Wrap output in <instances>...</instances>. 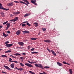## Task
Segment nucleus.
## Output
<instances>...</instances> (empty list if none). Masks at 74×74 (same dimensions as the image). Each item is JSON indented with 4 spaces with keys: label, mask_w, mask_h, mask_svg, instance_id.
I'll list each match as a JSON object with an SVG mask.
<instances>
[{
    "label": "nucleus",
    "mask_w": 74,
    "mask_h": 74,
    "mask_svg": "<svg viewBox=\"0 0 74 74\" xmlns=\"http://www.w3.org/2000/svg\"><path fill=\"white\" fill-rule=\"evenodd\" d=\"M34 65L36 67H39L40 68V69H44V68H43V66H42V65L41 64H38L37 63H36L34 64Z\"/></svg>",
    "instance_id": "obj_1"
},
{
    "label": "nucleus",
    "mask_w": 74,
    "mask_h": 74,
    "mask_svg": "<svg viewBox=\"0 0 74 74\" xmlns=\"http://www.w3.org/2000/svg\"><path fill=\"white\" fill-rule=\"evenodd\" d=\"M9 42L8 41H6L5 42V44L6 45V47H10L12 46V45H13V44H8L9 43Z\"/></svg>",
    "instance_id": "obj_2"
},
{
    "label": "nucleus",
    "mask_w": 74,
    "mask_h": 74,
    "mask_svg": "<svg viewBox=\"0 0 74 74\" xmlns=\"http://www.w3.org/2000/svg\"><path fill=\"white\" fill-rule=\"evenodd\" d=\"M25 66H27L28 67H33V65L29 63H25Z\"/></svg>",
    "instance_id": "obj_3"
},
{
    "label": "nucleus",
    "mask_w": 74,
    "mask_h": 74,
    "mask_svg": "<svg viewBox=\"0 0 74 74\" xmlns=\"http://www.w3.org/2000/svg\"><path fill=\"white\" fill-rule=\"evenodd\" d=\"M31 2L32 3H33L34 4H35V5H37V3H36V0H32L31 1Z\"/></svg>",
    "instance_id": "obj_4"
},
{
    "label": "nucleus",
    "mask_w": 74,
    "mask_h": 74,
    "mask_svg": "<svg viewBox=\"0 0 74 74\" xmlns=\"http://www.w3.org/2000/svg\"><path fill=\"white\" fill-rule=\"evenodd\" d=\"M8 7H11V6H13V3L10 2L8 4Z\"/></svg>",
    "instance_id": "obj_5"
},
{
    "label": "nucleus",
    "mask_w": 74,
    "mask_h": 74,
    "mask_svg": "<svg viewBox=\"0 0 74 74\" xmlns=\"http://www.w3.org/2000/svg\"><path fill=\"white\" fill-rule=\"evenodd\" d=\"M20 12L19 11H17V12H13V14L14 15H18L19 14H20Z\"/></svg>",
    "instance_id": "obj_6"
},
{
    "label": "nucleus",
    "mask_w": 74,
    "mask_h": 74,
    "mask_svg": "<svg viewBox=\"0 0 74 74\" xmlns=\"http://www.w3.org/2000/svg\"><path fill=\"white\" fill-rule=\"evenodd\" d=\"M3 66L4 67H5V69H7V70H11L10 68H9L7 66L4 65Z\"/></svg>",
    "instance_id": "obj_7"
},
{
    "label": "nucleus",
    "mask_w": 74,
    "mask_h": 74,
    "mask_svg": "<svg viewBox=\"0 0 74 74\" xmlns=\"http://www.w3.org/2000/svg\"><path fill=\"white\" fill-rule=\"evenodd\" d=\"M18 44H19V45H21V46H23V45H24V43L22 42H18Z\"/></svg>",
    "instance_id": "obj_8"
},
{
    "label": "nucleus",
    "mask_w": 74,
    "mask_h": 74,
    "mask_svg": "<svg viewBox=\"0 0 74 74\" xmlns=\"http://www.w3.org/2000/svg\"><path fill=\"white\" fill-rule=\"evenodd\" d=\"M21 30H22L20 29L17 31L16 32V34L17 35H19V34H21Z\"/></svg>",
    "instance_id": "obj_9"
},
{
    "label": "nucleus",
    "mask_w": 74,
    "mask_h": 74,
    "mask_svg": "<svg viewBox=\"0 0 74 74\" xmlns=\"http://www.w3.org/2000/svg\"><path fill=\"white\" fill-rule=\"evenodd\" d=\"M51 51L53 55L54 56H56V53L54 51L52 50H51Z\"/></svg>",
    "instance_id": "obj_10"
},
{
    "label": "nucleus",
    "mask_w": 74,
    "mask_h": 74,
    "mask_svg": "<svg viewBox=\"0 0 74 74\" xmlns=\"http://www.w3.org/2000/svg\"><path fill=\"white\" fill-rule=\"evenodd\" d=\"M0 9H2V10H5V11H8L9 10V9H6L5 8H0Z\"/></svg>",
    "instance_id": "obj_11"
},
{
    "label": "nucleus",
    "mask_w": 74,
    "mask_h": 74,
    "mask_svg": "<svg viewBox=\"0 0 74 74\" xmlns=\"http://www.w3.org/2000/svg\"><path fill=\"white\" fill-rule=\"evenodd\" d=\"M44 41L45 42L49 43L50 42H51V41L50 40H44Z\"/></svg>",
    "instance_id": "obj_12"
},
{
    "label": "nucleus",
    "mask_w": 74,
    "mask_h": 74,
    "mask_svg": "<svg viewBox=\"0 0 74 74\" xmlns=\"http://www.w3.org/2000/svg\"><path fill=\"white\" fill-rule=\"evenodd\" d=\"M23 1H24V2H25L27 3V4H29L30 3L29 2V1H28L27 0H22Z\"/></svg>",
    "instance_id": "obj_13"
},
{
    "label": "nucleus",
    "mask_w": 74,
    "mask_h": 74,
    "mask_svg": "<svg viewBox=\"0 0 74 74\" xmlns=\"http://www.w3.org/2000/svg\"><path fill=\"white\" fill-rule=\"evenodd\" d=\"M57 64H58V66H62V64L59 62H58L57 63Z\"/></svg>",
    "instance_id": "obj_14"
},
{
    "label": "nucleus",
    "mask_w": 74,
    "mask_h": 74,
    "mask_svg": "<svg viewBox=\"0 0 74 74\" xmlns=\"http://www.w3.org/2000/svg\"><path fill=\"white\" fill-rule=\"evenodd\" d=\"M18 17H16L14 19V22H15L16 21H18Z\"/></svg>",
    "instance_id": "obj_15"
},
{
    "label": "nucleus",
    "mask_w": 74,
    "mask_h": 74,
    "mask_svg": "<svg viewBox=\"0 0 74 74\" xmlns=\"http://www.w3.org/2000/svg\"><path fill=\"white\" fill-rule=\"evenodd\" d=\"M10 66L12 69H14V63L10 65Z\"/></svg>",
    "instance_id": "obj_16"
},
{
    "label": "nucleus",
    "mask_w": 74,
    "mask_h": 74,
    "mask_svg": "<svg viewBox=\"0 0 74 74\" xmlns=\"http://www.w3.org/2000/svg\"><path fill=\"white\" fill-rule=\"evenodd\" d=\"M33 25H35V27H37V26H38V23H35L33 24Z\"/></svg>",
    "instance_id": "obj_17"
},
{
    "label": "nucleus",
    "mask_w": 74,
    "mask_h": 74,
    "mask_svg": "<svg viewBox=\"0 0 74 74\" xmlns=\"http://www.w3.org/2000/svg\"><path fill=\"white\" fill-rule=\"evenodd\" d=\"M9 62H14V63H18V61H11V60H9Z\"/></svg>",
    "instance_id": "obj_18"
},
{
    "label": "nucleus",
    "mask_w": 74,
    "mask_h": 74,
    "mask_svg": "<svg viewBox=\"0 0 74 74\" xmlns=\"http://www.w3.org/2000/svg\"><path fill=\"white\" fill-rule=\"evenodd\" d=\"M30 15V14H26L24 16V17H26V16H29V15Z\"/></svg>",
    "instance_id": "obj_19"
},
{
    "label": "nucleus",
    "mask_w": 74,
    "mask_h": 74,
    "mask_svg": "<svg viewBox=\"0 0 74 74\" xmlns=\"http://www.w3.org/2000/svg\"><path fill=\"white\" fill-rule=\"evenodd\" d=\"M3 36H4V37H6L8 36V35H6V34H5L4 33H3Z\"/></svg>",
    "instance_id": "obj_20"
},
{
    "label": "nucleus",
    "mask_w": 74,
    "mask_h": 74,
    "mask_svg": "<svg viewBox=\"0 0 74 74\" xmlns=\"http://www.w3.org/2000/svg\"><path fill=\"white\" fill-rule=\"evenodd\" d=\"M1 56L2 58H7V56L5 55H1Z\"/></svg>",
    "instance_id": "obj_21"
},
{
    "label": "nucleus",
    "mask_w": 74,
    "mask_h": 74,
    "mask_svg": "<svg viewBox=\"0 0 74 74\" xmlns=\"http://www.w3.org/2000/svg\"><path fill=\"white\" fill-rule=\"evenodd\" d=\"M31 39L32 40H36L37 39V38H31Z\"/></svg>",
    "instance_id": "obj_22"
},
{
    "label": "nucleus",
    "mask_w": 74,
    "mask_h": 74,
    "mask_svg": "<svg viewBox=\"0 0 74 74\" xmlns=\"http://www.w3.org/2000/svg\"><path fill=\"white\" fill-rule=\"evenodd\" d=\"M20 58L21 59V62H23V59H24V58H23L20 57Z\"/></svg>",
    "instance_id": "obj_23"
},
{
    "label": "nucleus",
    "mask_w": 74,
    "mask_h": 74,
    "mask_svg": "<svg viewBox=\"0 0 74 74\" xmlns=\"http://www.w3.org/2000/svg\"><path fill=\"white\" fill-rule=\"evenodd\" d=\"M18 70H19V71H23V69L22 68H18Z\"/></svg>",
    "instance_id": "obj_24"
},
{
    "label": "nucleus",
    "mask_w": 74,
    "mask_h": 74,
    "mask_svg": "<svg viewBox=\"0 0 74 74\" xmlns=\"http://www.w3.org/2000/svg\"><path fill=\"white\" fill-rule=\"evenodd\" d=\"M63 63L64 64H67L68 65H70V64L69 63H67L65 61H63Z\"/></svg>",
    "instance_id": "obj_25"
},
{
    "label": "nucleus",
    "mask_w": 74,
    "mask_h": 74,
    "mask_svg": "<svg viewBox=\"0 0 74 74\" xmlns=\"http://www.w3.org/2000/svg\"><path fill=\"white\" fill-rule=\"evenodd\" d=\"M42 30L43 31V32H45L46 30V28H42Z\"/></svg>",
    "instance_id": "obj_26"
},
{
    "label": "nucleus",
    "mask_w": 74,
    "mask_h": 74,
    "mask_svg": "<svg viewBox=\"0 0 74 74\" xmlns=\"http://www.w3.org/2000/svg\"><path fill=\"white\" fill-rule=\"evenodd\" d=\"M0 8H3V7L2 6V4L1 3H0ZM0 9L2 10V9Z\"/></svg>",
    "instance_id": "obj_27"
},
{
    "label": "nucleus",
    "mask_w": 74,
    "mask_h": 74,
    "mask_svg": "<svg viewBox=\"0 0 74 74\" xmlns=\"http://www.w3.org/2000/svg\"><path fill=\"white\" fill-rule=\"evenodd\" d=\"M11 52V51L8 50L7 51H5V53H8Z\"/></svg>",
    "instance_id": "obj_28"
},
{
    "label": "nucleus",
    "mask_w": 74,
    "mask_h": 74,
    "mask_svg": "<svg viewBox=\"0 0 74 74\" xmlns=\"http://www.w3.org/2000/svg\"><path fill=\"white\" fill-rule=\"evenodd\" d=\"M10 25H11V24L10 23H7L6 24V25H7V26H8L9 27H10Z\"/></svg>",
    "instance_id": "obj_29"
},
{
    "label": "nucleus",
    "mask_w": 74,
    "mask_h": 74,
    "mask_svg": "<svg viewBox=\"0 0 74 74\" xmlns=\"http://www.w3.org/2000/svg\"><path fill=\"white\" fill-rule=\"evenodd\" d=\"M31 53H32V54H34V53H38V52H35L34 51L33 52H31Z\"/></svg>",
    "instance_id": "obj_30"
},
{
    "label": "nucleus",
    "mask_w": 74,
    "mask_h": 74,
    "mask_svg": "<svg viewBox=\"0 0 74 74\" xmlns=\"http://www.w3.org/2000/svg\"><path fill=\"white\" fill-rule=\"evenodd\" d=\"M20 64L22 66V67H23L24 66V64H23L22 63H20Z\"/></svg>",
    "instance_id": "obj_31"
},
{
    "label": "nucleus",
    "mask_w": 74,
    "mask_h": 74,
    "mask_svg": "<svg viewBox=\"0 0 74 74\" xmlns=\"http://www.w3.org/2000/svg\"><path fill=\"white\" fill-rule=\"evenodd\" d=\"M69 71L70 74H72V73H73V72H72V70L71 69H70L69 70Z\"/></svg>",
    "instance_id": "obj_32"
},
{
    "label": "nucleus",
    "mask_w": 74,
    "mask_h": 74,
    "mask_svg": "<svg viewBox=\"0 0 74 74\" xmlns=\"http://www.w3.org/2000/svg\"><path fill=\"white\" fill-rule=\"evenodd\" d=\"M19 3H22V4H25V2L22 1H20Z\"/></svg>",
    "instance_id": "obj_33"
},
{
    "label": "nucleus",
    "mask_w": 74,
    "mask_h": 74,
    "mask_svg": "<svg viewBox=\"0 0 74 74\" xmlns=\"http://www.w3.org/2000/svg\"><path fill=\"white\" fill-rule=\"evenodd\" d=\"M27 26H31L30 24L29 23H27Z\"/></svg>",
    "instance_id": "obj_34"
},
{
    "label": "nucleus",
    "mask_w": 74,
    "mask_h": 74,
    "mask_svg": "<svg viewBox=\"0 0 74 74\" xmlns=\"http://www.w3.org/2000/svg\"><path fill=\"white\" fill-rule=\"evenodd\" d=\"M8 23V21H7L6 22L3 23V25H5L6 23Z\"/></svg>",
    "instance_id": "obj_35"
},
{
    "label": "nucleus",
    "mask_w": 74,
    "mask_h": 74,
    "mask_svg": "<svg viewBox=\"0 0 74 74\" xmlns=\"http://www.w3.org/2000/svg\"><path fill=\"white\" fill-rule=\"evenodd\" d=\"M44 69H49V67L48 66H45L44 67Z\"/></svg>",
    "instance_id": "obj_36"
},
{
    "label": "nucleus",
    "mask_w": 74,
    "mask_h": 74,
    "mask_svg": "<svg viewBox=\"0 0 74 74\" xmlns=\"http://www.w3.org/2000/svg\"><path fill=\"white\" fill-rule=\"evenodd\" d=\"M26 25L24 24H22V27H24V26H26Z\"/></svg>",
    "instance_id": "obj_37"
},
{
    "label": "nucleus",
    "mask_w": 74,
    "mask_h": 74,
    "mask_svg": "<svg viewBox=\"0 0 74 74\" xmlns=\"http://www.w3.org/2000/svg\"><path fill=\"white\" fill-rule=\"evenodd\" d=\"M35 48H32V49H31V51H33L34 49H35Z\"/></svg>",
    "instance_id": "obj_38"
},
{
    "label": "nucleus",
    "mask_w": 74,
    "mask_h": 74,
    "mask_svg": "<svg viewBox=\"0 0 74 74\" xmlns=\"http://www.w3.org/2000/svg\"><path fill=\"white\" fill-rule=\"evenodd\" d=\"M17 48H20L21 49H23V47H17Z\"/></svg>",
    "instance_id": "obj_39"
},
{
    "label": "nucleus",
    "mask_w": 74,
    "mask_h": 74,
    "mask_svg": "<svg viewBox=\"0 0 74 74\" xmlns=\"http://www.w3.org/2000/svg\"><path fill=\"white\" fill-rule=\"evenodd\" d=\"M14 22V19H12V20H10V22Z\"/></svg>",
    "instance_id": "obj_40"
},
{
    "label": "nucleus",
    "mask_w": 74,
    "mask_h": 74,
    "mask_svg": "<svg viewBox=\"0 0 74 74\" xmlns=\"http://www.w3.org/2000/svg\"><path fill=\"white\" fill-rule=\"evenodd\" d=\"M14 3H19V2L17 1H14Z\"/></svg>",
    "instance_id": "obj_41"
},
{
    "label": "nucleus",
    "mask_w": 74,
    "mask_h": 74,
    "mask_svg": "<svg viewBox=\"0 0 74 74\" xmlns=\"http://www.w3.org/2000/svg\"><path fill=\"white\" fill-rule=\"evenodd\" d=\"M47 51H49V52H51V51L50 50H49V49H48V48H47Z\"/></svg>",
    "instance_id": "obj_42"
},
{
    "label": "nucleus",
    "mask_w": 74,
    "mask_h": 74,
    "mask_svg": "<svg viewBox=\"0 0 74 74\" xmlns=\"http://www.w3.org/2000/svg\"><path fill=\"white\" fill-rule=\"evenodd\" d=\"M25 33H27L28 34V33H29V31H26Z\"/></svg>",
    "instance_id": "obj_43"
},
{
    "label": "nucleus",
    "mask_w": 74,
    "mask_h": 74,
    "mask_svg": "<svg viewBox=\"0 0 74 74\" xmlns=\"http://www.w3.org/2000/svg\"><path fill=\"white\" fill-rule=\"evenodd\" d=\"M28 62L29 63H30L31 64H32V63H33V62H30V61L29 60H28Z\"/></svg>",
    "instance_id": "obj_44"
},
{
    "label": "nucleus",
    "mask_w": 74,
    "mask_h": 74,
    "mask_svg": "<svg viewBox=\"0 0 74 74\" xmlns=\"http://www.w3.org/2000/svg\"><path fill=\"white\" fill-rule=\"evenodd\" d=\"M9 28H10V27H8V26H7L6 28V30H7L8 29H9Z\"/></svg>",
    "instance_id": "obj_45"
},
{
    "label": "nucleus",
    "mask_w": 74,
    "mask_h": 74,
    "mask_svg": "<svg viewBox=\"0 0 74 74\" xmlns=\"http://www.w3.org/2000/svg\"><path fill=\"white\" fill-rule=\"evenodd\" d=\"M7 33H9V34H10L11 33V32H10V31H7Z\"/></svg>",
    "instance_id": "obj_46"
},
{
    "label": "nucleus",
    "mask_w": 74,
    "mask_h": 74,
    "mask_svg": "<svg viewBox=\"0 0 74 74\" xmlns=\"http://www.w3.org/2000/svg\"><path fill=\"white\" fill-rule=\"evenodd\" d=\"M14 69H17V70H19V68H17V67L14 68Z\"/></svg>",
    "instance_id": "obj_47"
},
{
    "label": "nucleus",
    "mask_w": 74,
    "mask_h": 74,
    "mask_svg": "<svg viewBox=\"0 0 74 74\" xmlns=\"http://www.w3.org/2000/svg\"><path fill=\"white\" fill-rule=\"evenodd\" d=\"M43 73L44 74H48L47 73H46L45 71L43 72Z\"/></svg>",
    "instance_id": "obj_48"
},
{
    "label": "nucleus",
    "mask_w": 74,
    "mask_h": 74,
    "mask_svg": "<svg viewBox=\"0 0 74 74\" xmlns=\"http://www.w3.org/2000/svg\"><path fill=\"white\" fill-rule=\"evenodd\" d=\"M2 73H4V74H7V73H6L5 72H4V71H2Z\"/></svg>",
    "instance_id": "obj_49"
},
{
    "label": "nucleus",
    "mask_w": 74,
    "mask_h": 74,
    "mask_svg": "<svg viewBox=\"0 0 74 74\" xmlns=\"http://www.w3.org/2000/svg\"><path fill=\"white\" fill-rule=\"evenodd\" d=\"M10 56H12V58H15V57H14V56H13L12 55H10Z\"/></svg>",
    "instance_id": "obj_50"
},
{
    "label": "nucleus",
    "mask_w": 74,
    "mask_h": 74,
    "mask_svg": "<svg viewBox=\"0 0 74 74\" xmlns=\"http://www.w3.org/2000/svg\"><path fill=\"white\" fill-rule=\"evenodd\" d=\"M14 55L15 56H18V53L14 54Z\"/></svg>",
    "instance_id": "obj_51"
},
{
    "label": "nucleus",
    "mask_w": 74,
    "mask_h": 74,
    "mask_svg": "<svg viewBox=\"0 0 74 74\" xmlns=\"http://www.w3.org/2000/svg\"><path fill=\"white\" fill-rule=\"evenodd\" d=\"M32 74H36L35 73L33 72H32V73H31Z\"/></svg>",
    "instance_id": "obj_52"
},
{
    "label": "nucleus",
    "mask_w": 74,
    "mask_h": 74,
    "mask_svg": "<svg viewBox=\"0 0 74 74\" xmlns=\"http://www.w3.org/2000/svg\"><path fill=\"white\" fill-rule=\"evenodd\" d=\"M26 31H23L22 32V33H26Z\"/></svg>",
    "instance_id": "obj_53"
},
{
    "label": "nucleus",
    "mask_w": 74,
    "mask_h": 74,
    "mask_svg": "<svg viewBox=\"0 0 74 74\" xmlns=\"http://www.w3.org/2000/svg\"><path fill=\"white\" fill-rule=\"evenodd\" d=\"M27 22V21L24 22H23L22 23H26Z\"/></svg>",
    "instance_id": "obj_54"
},
{
    "label": "nucleus",
    "mask_w": 74,
    "mask_h": 74,
    "mask_svg": "<svg viewBox=\"0 0 74 74\" xmlns=\"http://www.w3.org/2000/svg\"><path fill=\"white\" fill-rule=\"evenodd\" d=\"M29 73H31L32 74V72L30 71H29Z\"/></svg>",
    "instance_id": "obj_55"
},
{
    "label": "nucleus",
    "mask_w": 74,
    "mask_h": 74,
    "mask_svg": "<svg viewBox=\"0 0 74 74\" xmlns=\"http://www.w3.org/2000/svg\"><path fill=\"white\" fill-rule=\"evenodd\" d=\"M22 54V55H26V53H23Z\"/></svg>",
    "instance_id": "obj_56"
},
{
    "label": "nucleus",
    "mask_w": 74,
    "mask_h": 74,
    "mask_svg": "<svg viewBox=\"0 0 74 74\" xmlns=\"http://www.w3.org/2000/svg\"><path fill=\"white\" fill-rule=\"evenodd\" d=\"M37 63V62H32V63Z\"/></svg>",
    "instance_id": "obj_57"
},
{
    "label": "nucleus",
    "mask_w": 74,
    "mask_h": 74,
    "mask_svg": "<svg viewBox=\"0 0 74 74\" xmlns=\"http://www.w3.org/2000/svg\"><path fill=\"white\" fill-rule=\"evenodd\" d=\"M25 5H27V6H28V4H27V3H25Z\"/></svg>",
    "instance_id": "obj_58"
},
{
    "label": "nucleus",
    "mask_w": 74,
    "mask_h": 74,
    "mask_svg": "<svg viewBox=\"0 0 74 74\" xmlns=\"http://www.w3.org/2000/svg\"><path fill=\"white\" fill-rule=\"evenodd\" d=\"M2 27H3V26H0V28H2Z\"/></svg>",
    "instance_id": "obj_59"
},
{
    "label": "nucleus",
    "mask_w": 74,
    "mask_h": 74,
    "mask_svg": "<svg viewBox=\"0 0 74 74\" xmlns=\"http://www.w3.org/2000/svg\"><path fill=\"white\" fill-rule=\"evenodd\" d=\"M40 74H44V73H39Z\"/></svg>",
    "instance_id": "obj_60"
},
{
    "label": "nucleus",
    "mask_w": 74,
    "mask_h": 74,
    "mask_svg": "<svg viewBox=\"0 0 74 74\" xmlns=\"http://www.w3.org/2000/svg\"><path fill=\"white\" fill-rule=\"evenodd\" d=\"M12 59H11V58H10V59H9V60H12Z\"/></svg>",
    "instance_id": "obj_61"
},
{
    "label": "nucleus",
    "mask_w": 74,
    "mask_h": 74,
    "mask_svg": "<svg viewBox=\"0 0 74 74\" xmlns=\"http://www.w3.org/2000/svg\"><path fill=\"white\" fill-rule=\"evenodd\" d=\"M25 41H27H27H28V40H25Z\"/></svg>",
    "instance_id": "obj_62"
},
{
    "label": "nucleus",
    "mask_w": 74,
    "mask_h": 74,
    "mask_svg": "<svg viewBox=\"0 0 74 74\" xmlns=\"http://www.w3.org/2000/svg\"><path fill=\"white\" fill-rule=\"evenodd\" d=\"M17 56H19V53H17Z\"/></svg>",
    "instance_id": "obj_63"
},
{
    "label": "nucleus",
    "mask_w": 74,
    "mask_h": 74,
    "mask_svg": "<svg viewBox=\"0 0 74 74\" xmlns=\"http://www.w3.org/2000/svg\"><path fill=\"white\" fill-rule=\"evenodd\" d=\"M19 56H21V54H19Z\"/></svg>",
    "instance_id": "obj_64"
}]
</instances>
